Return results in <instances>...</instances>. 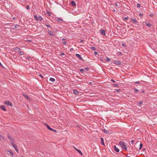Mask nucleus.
I'll use <instances>...</instances> for the list:
<instances>
[{"label":"nucleus","mask_w":157,"mask_h":157,"mask_svg":"<svg viewBox=\"0 0 157 157\" xmlns=\"http://www.w3.org/2000/svg\"><path fill=\"white\" fill-rule=\"evenodd\" d=\"M119 145L122 147L123 149L126 151L127 150V147L125 143L123 141H121L119 143Z\"/></svg>","instance_id":"obj_1"},{"label":"nucleus","mask_w":157,"mask_h":157,"mask_svg":"<svg viewBox=\"0 0 157 157\" xmlns=\"http://www.w3.org/2000/svg\"><path fill=\"white\" fill-rule=\"evenodd\" d=\"M11 144L12 145V146L14 148L15 150L17 152H18V151L17 149V146L15 145V144H14L13 142H12L11 143Z\"/></svg>","instance_id":"obj_2"},{"label":"nucleus","mask_w":157,"mask_h":157,"mask_svg":"<svg viewBox=\"0 0 157 157\" xmlns=\"http://www.w3.org/2000/svg\"><path fill=\"white\" fill-rule=\"evenodd\" d=\"M4 104L6 105H10V106H13V104L10 101H6L4 102Z\"/></svg>","instance_id":"obj_3"},{"label":"nucleus","mask_w":157,"mask_h":157,"mask_svg":"<svg viewBox=\"0 0 157 157\" xmlns=\"http://www.w3.org/2000/svg\"><path fill=\"white\" fill-rule=\"evenodd\" d=\"M113 149L114 150L117 152H119V149L115 145H114L113 146Z\"/></svg>","instance_id":"obj_4"},{"label":"nucleus","mask_w":157,"mask_h":157,"mask_svg":"<svg viewBox=\"0 0 157 157\" xmlns=\"http://www.w3.org/2000/svg\"><path fill=\"white\" fill-rule=\"evenodd\" d=\"M100 32L101 34L103 35H105V30L103 29H101L100 30Z\"/></svg>","instance_id":"obj_5"},{"label":"nucleus","mask_w":157,"mask_h":157,"mask_svg":"<svg viewBox=\"0 0 157 157\" xmlns=\"http://www.w3.org/2000/svg\"><path fill=\"white\" fill-rule=\"evenodd\" d=\"M113 63L116 65H121V63L120 62L117 60H115Z\"/></svg>","instance_id":"obj_6"},{"label":"nucleus","mask_w":157,"mask_h":157,"mask_svg":"<svg viewBox=\"0 0 157 157\" xmlns=\"http://www.w3.org/2000/svg\"><path fill=\"white\" fill-rule=\"evenodd\" d=\"M75 55L79 59H80V60H82L83 61V59L81 57V56L79 54H75Z\"/></svg>","instance_id":"obj_7"},{"label":"nucleus","mask_w":157,"mask_h":157,"mask_svg":"<svg viewBox=\"0 0 157 157\" xmlns=\"http://www.w3.org/2000/svg\"><path fill=\"white\" fill-rule=\"evenodd\" d=\"M48 33L49 35L51 36H54L55 35L54 34L52 33L50 30H48Z\"/></svg>","instance_id":"obj_8"},{"label":"nucleus","mask_w":157,"mask_h":157,"mask_svg":"<svg viewBox=\"0 0 157 157\" xmlns=\"http://www.w3.org/2000/svg\"><path fill=\"white\" fill-rule=\"evenodd\" d=\"M0 108L3 111H6V109L5 108L4 106L2 105H0Z\"/></svg>","instance_id":"obj_9"},{"label":"nucleus","mask_w":157,"mask_h":157,"mask_svg":"<svg viewBox=\"0 0 157 157\" xmlns=\"http://www.w3.org/2000/svg\"><path fill=\"white\" fill-rule=\"evenodd\" d=\"M71 5L73 6H76V3L75 2L73 1H72L71 2Z\"/></svg>","instance_id":"obj_10"},{"label":"nucleus","mask_w":157,"mask_h":157,"mask_svg":"<svg viewBox=\"0 0 157 157\" xmlns=\"http://www.w3.org/2000/svg\"><path fill=\"white\" fill-rule=\"evenodd\" d=\"M101 144L102 145H105V144L104 142V139H103V138L102 137H101Z\"/></svg>","instance_id":"obj_11"},{"label":"nucleus","mask_w":157,"mask_h":157,"mask_svg":"<svg viewBox=\"0 0 157 157\" xmlns=\"http://www.w3.org/2000/svg\"><path fill=\"white\" fill-rule=\"evenodd\" d=\"M66 40V39L64 38H63L62 39V40L63 41V43L64 45H66L67 44V43L65 41V40Z\"/></svg>","instance_id":"obj_12"},{"label":"nucleus","mask_w":157,"mask_h":157,"mask_svg":"<svg viewBox=\"0 0 157 157\" xmlns=\"http://www.w3.org/2000/svg\"><path fill=\"white\" fill-rule=\"evenodd\" d=\"M23 95L27 99L29 100L30 99V97L25 94H23Z\"/></svg>","instance_id":"obj_13"},{"label":"nucleus","mask_w":157,"mask_h":157,"mask_svg":"<svg viewBox=\"0 0 157 157\" xmlns=\"http://www.w3.org/2000/svg\"><path fill=\"white\" fill-rule=\"evenodd\" d=\"M73 92L74 94L76 95H77L78 94V91L76 90H74Z\"/></svg>","instance_id":"obj_14"},{"label":"nucleus","mask_w":157,"mask_h":157,"mask_svg":"<svg viewBox=\"0 0 157 157\" xmlns=\"http://www.w3.org/2000/svg\"><path fill=\"white\" fill-rule=\"evenodd\" d=\"M8 152L10 153V154L12 156H14V154L11 150H10L8 151Z\"/></svg>","instance_id":"obj_15"},{"label":"nucleus","mask_w":157,"mask_h":157,"mask_svg":"<svg viewBox=\"0 0 157 157\" xmlns=\"http://www.w3.org/2000/svg\"><path fill=\"white\" fill-rule=\"evenodd\" d=\"M112 86L114 87H119L118 85L117 84H112Z\"/></svg>","instance_id":"obj_16"},{"label":"nucleus","mask_w":157,"mask_h":157,"mask_svg":"<svg viewBox=\"0 0 157 157\" xmlns=\"http://www.w3.org/2000/svg\"><path fill=\"white\" fill-rule=\"evenodd\" d=\"M131 20L133 21V22L135 24H137V21L136 19H134L132 18H131Z\"/></svg>","instance_id":"obj_17"},{"label":"nucleus","mask_w":157,"mask_h":157,"mask_svg":"<svg viewBox=\"0 0 157 157\" xmlns=\"http://www.w3.org/2000/svg\"><path fill=\"white\" fill-rule=\"evenodd\" d=\"M102 131L105 133L107 134L109 132V131L107 130H105V129L102 130Z\"/></svg>","instance_id":"obj_18"},{"label":"nucleus","mask_w":157,"mask_h":157,"mask_svg":"<svg viewBox=\"0 0 157 157\" xmlns=\"http://www.w3.org/2000/svg\"><path fill=\"white\" fill-rule=\"evenodd\" d=\"M8 138L10 140H13V138L10 135H8Z\"/></svg>","instance_id":"obj_19"},{"label":"nucleus","mask_w":157,"mask_h":157,"mask_svg":"<svg viewBox=\"0 0 157 157\" xmlns=\"http://www.w3.org/2000/svg\"><path fill=\"white\" fill-rule=\"evenodd\" d=\"M38 20H39L40 21H42L43 20V18L42 17L40 16H39L38 17Z\"/></svg>","instance_id":"obj_20"},{"label":"nucleus","mask_w":157,"mask_h":157,"mask_svg":"<svg viewBox=\"0 0 157 157\" xmlns=\"http://www.w3.org/2000/svg\"><path fill=\"white\" fill-rule=\"evenodd\" d=\"M77 151L81 155H83V154L82 152L81 151L79 150H77Z\"/></svg>","instance_id":"obj_21"},{"label":"nucleus","mask_w":157,"mask_h":157,"mask_svg":"<svg viewBox=\"0 0 157 157\" xmlns=\"http://www.w3.org/2000/svg\"><path fill=\"white\" fill-rule=\"evenodd\" d=\"M15 50H18V51H20L21 50V48H18L17 47H16L14 48Z\"/></svg>","instance_id":"obj_22"},{"label":"nucleus","mask_w":157,"mask_h":157,"mask_svg":"<svg viewBox=\"0 0 157 157\" xmlns=\"http://www.w3.org/2000/svg\"><path fill=\"white\" fill-rule=\"evenodd\" d=\"M49 80L52 82H54L55 81V79L53 78H50Z\"/></svg>","instance_id":"obj_23"},{"label":"nucleus","mask_w":157,"mask_h":157,"mask_svg":"<svg viewBox=\"0 0 157 157\" xmlns=\"http://www.w3.org/2000/svg\"><path fill=\"white\" fill-rule=\"evenodd\" d=\"M38 17L36 15H34V18L37 21L38 20Z\"/></svg>","instance_id":"obj_24"},{"label":"nucleus","mask_w":157,"mask_h":157,"mask_svg":"<svg viewBox=\"0 0 157 157\" xmlns=\"http://www.w3.org/2000/svg\"><path fill=\"white\" fill-rule=\"evenodd\" d=\"M63 19L61 18H59L57 19V21H63Z\"/></svg>","instance_id":"obj_25"},{"label":"nucleus","mask_w":157,"mask_h":157,"mask_svg":"<svg viewBox=\"0 0 157 157\" xmlns=\"http://www.w3.org/2000/svg\"><path fill=\"white\" fill-rule=\"evenodd\" d=\"M146 25L148 27H151L152 26L151 25L150 23H147Z\"/></svg>","instance_id":"obj_26"},{"label":"nucleus","mask_w":157,"mask_h":157,"mask_svg":"<svg viewBox=\"0 0 157 157\" xmlns=\"http://www.w3.org/2000/svg\"><path fill=\"white\" fill-rule=\"evenodd\" d=\"M47 128H48L49 130H52V128L49 126L48 125H47Z\"/></svg>","instance_id":"obj_27"},{"label":"nucleus","mask_w":157,"mask_h":157,"mask_svg":"<svg viewBox=\"0 0 157 157\" xmlns=\"http://www.w3.org/2000/svg\"><path fill=\"white\" fill-rule=\"evenodd\" d=\"M106 59L107 61H110V59L107 56L106 57Z\"/></svg>","instance_id":"obj_28"},{"label":"nucleus","mask_w":157,"mask_h":157,"mask_svg":"<svg viewBox=\"0 0 157 157\" xmlns=\"http://www.w3.org/2000/svg\"><path fill=\"white\" fill-rule=\"evenodd\" d=\"M143 146V144L142 143H140V148H139V149H141V148H142V146Z\"/></svg>","instance_id":"obj_29"},{"label":"nucleus","mask_w":157,"mask_h":157,"mask_svg":"<svg viewBox=\"0 0 157 157\" xmlns=\"http://www.w3.org/2000/svg\"><path fill=\"white\" fill-rule=\"evenodd\" d=\"M91 49L93 50H95L96 49V48L95 47H92Z\"/></svg>","instance_id":"obj_30"},{"label":"nucleus","mask_w":157,"mask_h":157,"mask_svg":"<svg viewBox=\"0 0 157 157\" xmlns=\"http://www.w3.org/2000/svg\"><path fill=\"white\" fill-rule=\"evenodd\" d=\"M80 71L81 72H82V73H83L85 71V70L83 69H80Z\"/></svg>","instance_id":"obj_31"},{"label":"nucleus","mask_w":157,"mask_h":157,"mask_svg":"<svg viewBox=\"0 0 157 157\" xmlns=\"http://www.w3.org/2000/svg\"><path fill=\"white\" fill-rule=\"evenodd\" d=\"M134 90L135 92H138L139 91V90L136 88H134Z\"/></svg>","instance_id":"obj_32"},{"label":"nucleus","mask_w":157,"mask_h":157,"mask_svg":"<svg viewBox=\"0 0 157 157\" xmlns=\"http://www.w3.org/2000/svg\"><path fill=\"white\" fill-rule=\"evenodd\" d=\"M45 25L47 26V27H49L50 28H51V25H49V24H47V25Z\"/></svg>","instance_id":"obj_33"},{"label":"nucleus","mask_w":157,"mask_h":157,"mask_svg":"<svg viewBox=\"0 0 157 157\" xmlns=\"http://www.w3.org/2000/svg\"><path fill=\"white\" fill-rule=\"evenodd\" d=\"M24 54V52H23L21 51L20 52V55H23V54Z\"/></svg>","instance_id":"obj_34"},{"label":"nucleus","mask_w":157,"mask_h":157,"mask_svg":"<svg viewBox=\"0 0 157 157\" xmlns=\"http://www.w3.org/2000/svg\"><path fill=\"white\" fill-rule=\"evenodd\" d=\"M143 103V102L142 101H140L138 103V104L139 105H140Z\"/></svg>","instance_id":"obj_35"},{"label":"nucleus","mask_w":157,"mask_h":157,"mask_svg":"<svg viewBox=\"0 0 157 157\" xmlns=\"http://www.w3.org/2000/svg\"><path fill=\"white\" fill-rule=\"evenodd\" d=\"M51 130L52 131H53L54 132H57V131L55 129H54L52 128V130Z\"/></svg>","instance_id":"obj_36"},{"label":"nucleus","mask_w":157,"mask_h":157,"mask_svg":"<svg viewBox=\"0 0 157 157\" xmlns=\"http://www.w3.org/2000/svg\"><path fill=\"white\" fill-rule=\"evenodd\" d=\"M19 26V25H16L15 26V28L16 29V28H17Z\"/></svg>","instance_id":"obj_37"},{"label":"nucleus","mask_w":157,"mask_h":157,"mask_svg":"<svg viewBox=\"0 0 157 157\" xmlns=\"http://www.w3.org/2000/svg\"><path fill=\"white\" fill-rule=\"evenodd\" d=\"M141 5L140 4H137V6L138 7H140Z\"/></svg>","instance_id":"obj_38"},{"label":"nucleus","mask_w":157,"mask_h":157,"mask_svg":"<svg viewBox=\"0 0 157 157\" xmlns=\"http://www.w3.org/2000/svg\"><path fill=\"white\" fill-rule=\"evenodd\" d=\"M84 69L86 71H88L89 70V67H85L84 68Z\"/></svg>","instance_id":"obj_39"},{"label":"nucleus","mask_w":157,"mask_h":157,"mask_svg":"<svg viewBox=\"0 0 157 157\" xmlns=\"http://www.w3.org/2000/svg\"><path fill=\"white\" fill-rule=\"evenodd\" d=\"M26 9L28 10L29 9V5H28L27 6H26Z\"/></svg>","instance_id":"obj_40"},{"label":"nucleus","mask_w":157,"mask_h":157,"mask_svg":"<svg viewBox=\"0 0 157 157\" xmlns=\"http://www.w3.org/2000/svg\"><path fill=\"white\" fill-rule=\"evenodd\" d=\"M118 55H120L122 54V53L121 52H118Z\"/></svg>","instance_id":"obj_41"},{"label":"nucleus","mask_w":157,"mask_h":157,"mask_svg":"<svg viewBox=\"0 0 157 157\" xmlns=\"http://www.w3.org/2000/svg\"><path fill=\"white\" fill-rule=\"evenodd\" d=\"M98 53L96 52H94V54L95 55V56L97 55H98Z\"/></svg>","instance_id":"obj_42"},{"label":"nucleus","mask_w":157,"mask_h":157,"mask_svg":"<svg viewBox=\"0 0 157 157\" xmlns=\"http://www.w3.org/2000/svg\"><path fill=\"white\" fill-rule=\"evenodd\" d=\"M39 76H40V77H41L42 78H43V77L42 75L40 74L39 75Z\"/></svg>","instance_id":"obj_43"},{"label":"nucleus","mask_w":157,"mask_h":157,"mask_svg":"<svg viewBox=\"0 0 157 157\" xmlns=\"http://www.w3.org/2000/svg\"><path fill=\"white\" fill-rule=\"evenodd\" d=\"M47 13L48 14V15L49 16H51V15H50V12H49V11H47Z\"/></svg>","instance_id":"obj_44"},{"label":"nucleus","mask_w":157,"mask_h":157,"mask_svg":"<svg viewBox=\"0 0 157 157\" xmlns=\"http://www.w3.org/2000/svg\"><path fill=\"white\" fill-rule=\"evenodd\" d=\"M124 19L125 20L127 21L128 20V17H125L124 18Z\"/></svg>","instance_id":"obj_45"},{"label":"nucleus","mask_w":157,"mask_h":157,"mask_svg":"<svg viewBox=\"0 0 157 157\" xmlns=\"http://www.w3.org/2000/svg\"><path fill=\"white\" fill-rule=\"evenodd\" d=\"M140 83V82H139L138 81H136V82H135V84H139Z\"/></svg>","instance_id":"obj_46"},{"label":"nucleus","mask_w":157,"mask_h":157,"mask_svg":"<svg viewBox=\"0 0 157 157\" xmlns=\"http://www.w3.org/2000/svg\"><path fill=\"white\" fill-rule=\"evenodd\" d=\"M117 91L118 92H120L121 91V90L120 89H117Z\"/></svg>","instance_id":"obj_47"},{"label":"nucleus","mask_w":157,"mask_h":157,"mask_svg":"<svg viewBox=\"0 0 157 157\" xmlns=\"http://www.w3.org/2000/svg\"><path fill=\"white\" fill-rule=\"evenodd\" d=\"M84 40L82 39H81L80 40V43H82L83 42Z\"/></svg>","instance_id":"obj_48"},{"label":"nucleus","mask_w":157,"mask_h":157,"mask_svg":"<svg viewBox=\"0 0 157 157\" xmlns=\"http://www.w3.org/2000/svg\"><path fill=\"white\" fill-rule=\"evenodd\" d=\"M73 148H74V149H75V150H76L77 151V150H78V149H77L74 146H73Z\"/></svg>","instance_id":"obj_49"},{"label":"nucleus","mask_w":157,"mask_h":157,"mask_svg":"<svg viewBox=\"0 0 157 157\" xmlns=\"http://www.w3.org/2000/svg\"><path fill=\"white\" fill-rule=\"evenodd\" d=\"M111 81H112L113 82H115V81L113 79H111Z\"/></svg>","instance_id":"obj_50"},{"label":"nucleus","mask_w":157,"mask_h":157,"mask_svg":"<svg viewBox=\"0 0 157 157\" xmlns=\"http://www.w3.org/2000/svg\"><path fill=\"white\" fill-rule=\"evenodd\" d=\"M122 45L123 46V47H125L126 46V45L125 44H122Z\"/></svg>","instance_id":"obj_51"},{"label":"nucleus","mask_w":157,"mask_h":157,"mask_svg":"<svg viewBox=\"0 0 157 157\" xmlns=\"http://www.w3.org/2000/svg\"><path fill=\"white\" fill-rule=\"evenodd\" d=\"M139 16H140V17H142V16H143V15L142 13H140L139 14Z\"/></svg>","instance_id":"obj_52"},{"label":"nucleus","mask_w":157,"mask_h":157,"mask_svg":"<svg viewBox=\"0 0 157 157\" xmlns=\"http://www.w3.org/2000/svg\"><path fill=\"white\" fill-rule=\"evenodd\" d=\"M70 50L71 51H72L73 50V48H71L70 49Z\"/></svg>","instance_id":"obj_53"},{"label":"nucleus","mask_w":157,"mask_h":157,"mask_svg":"<svg viewBox=\"0 0 157 157\" xmlns=\"http://www.w3.org/2000/svg\"><path fill=\"white\" fill-rule=\"evenodd\" d=\"M134 142V140H132L131 141V143L132 144H133Z\"/></svg>","instance_id":"obj_54"},{"label":"nucleus","mask_w":157,"mask_h":157,"mask_svg":"<svg viewBox=\"0 0 157 157\" xmlns=\"http://www.w3.org/2000/svg\"><path fill=\"white\" fill-rule=\"evenodd\" d=\"M153 15H154L153 14H150L149 16L151 17H152L153 16Z\"/></svg>","instance_id":"obj_55"},{"label":"nucleus","mask_w":157,"mask_h":157,"mask_svg":"<svg viewBox=\"0 0 157 157\" xmlns=\"http://www.w3.org/2000/svg\"><path fill=\"white\" fill-rule=\"evenodd\" d=\"M61 55H62V56H63V55H65V54L64 53H61Z\"/></svg>","instance_id":"obj_56"},{"label":"nucleus","mask_w":157,"mask_h":157,"mask_svg":"<svg viewBox=\"0 0 157 157\" xmlns=\"http://www.w3.org/2000/svg\"><path fill=\"white\" fill-rule=\"evenodd\" d=\"M27 59L28 60H29V59H30V57H28L27 58Z\"/></svg>","instance_id":"obj_57"},{"label":"nucleus","mask_w":157,"mask_h":157,"mask_svg":"<svg viewBox=\"0 0 157 157\" xmlns=\"http://www.w3.org/2000/svg\"><path fill=\"white\" fill-rule=\"evenodd\" d=\"M115 5L117 6H118V5L117 3H115Z\"/></svg>","instance_id":"obj_58"},{"label":"nucleus","mask_w":157,"mask_h":157,"mask_svg":"<svg viewBox=\"0 0 157 157\" xmlns=\"http://www.w3.org/2000/svg\"><path fill=\"white\" fill-rule=\"evenodd\" d=\"M27 41H29V42H31L32 41L31 40H28Z\"/></svg>","instance_id":"obj_59"},{"label":"nucleus","mask_w":157,"mask_h":157,"mask_svg":"<svg viewBox=\"0 0 157 157\" xmlns=\"http://www.w3.org/2000/svg\"><path fill=\"white\" fill-rule=\"evenodd\" d=\"M45 124L46 126H47V125H48V124H46V123H45V124Z\"/></svg>","instance_id":"obj_60"},{"label":"nucleus","mask_w":157,"mask_h":157,"mask_svg":"<svg viewBox=\"0 0 157 157\" xmlns=\"http://www.w3.org/2000/svg\"><path fill=\"white\" fill-rule=\"evenodd\" d=\"M100 58V60H101L102 59L101 58V57H100V58Z\"/></svg>","instance_id":"obj_61"},{"label":"nucleus","mask_w":157,"mask_h":157,"mask_svg":"<svg viewBox=\"0 0 157 157\" xmlns=\"http://www.w3.org/2000/svg\"><path fill=\"white\" fill-rule=\"evenodd\" d=\"M125 155L126 156V157H130L129 156H127L126 155H125Z\"/></svg>","instance_id":"obj_62"},{"label":"nucleus","mask_w":157,"mask_h":157,"mask_svg":"<svg viewBox=\"0 0 157 157\" xmlns=\"http://www.w3.org/2000/svg\"><path fill=\"white\" fill-rule=\"evenodd\" d=\"M15 17H14L13 18V19H15Z\"/></svg>","instance_id":"obj_63"},{"label":"nucleus","mask_w":157,"mask_h":157,"mask_svg":"<svg viewBox=\"0 0 157 157\" xmlns=\"http://www.w3.org/2000/svg\"><path fill=\"white\" fill-rule=\"evenodd\" d=\"M142 92L144 93V91H142Z\"/></svg>","instance_id":"obj_64"}]
</instances>
